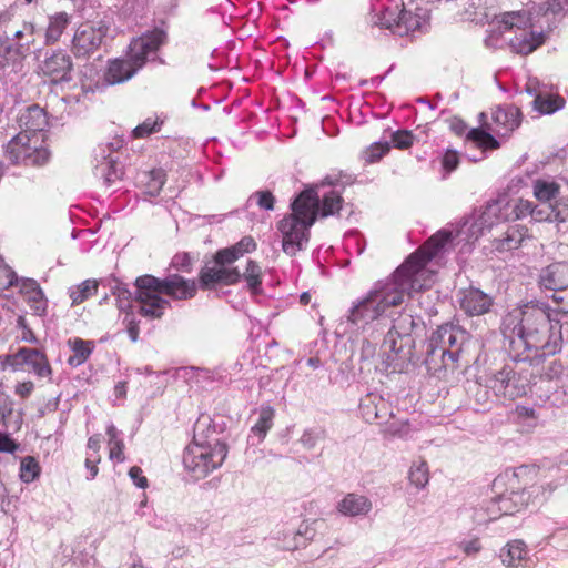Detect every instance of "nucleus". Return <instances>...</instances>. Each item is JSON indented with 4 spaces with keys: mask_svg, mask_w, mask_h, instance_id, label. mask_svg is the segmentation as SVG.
<instances>
[{
    "mask_svg": "<svg viewBox=\"0 0 568 568\" xmlns=\"http://www.w3.org/2000/svg\"><path fill=\"white\" fill-rule=\"evenodd\" d=\"M450 240V233L438 232L432 236L425 246L415 253L396 268L385 280L375 283L373 288L349 310L348 321L358 327L382 317L392 306H398L404 302L405 293L419 291L424 287L427 263Z\"/></svg>",
    "mask_w": 568,
    "mask_h": 568,
    "instance_id": "f257e3e1",
    "label": "nucleus"
},
{
    "mask_svg": "<svg viewBox=\"0 0 568 568\" xmlns=\"http://www.w3.org/2000/svg\"><path fill=\"white\" fill-rule=\"evenodd\" d=\"M322 197L321 207L318 193L314 189L303 191L291 204L292 213L278 222V230L283 234L282 246L286 254L295 255L302 250L303 243L308 241L310 227L318 215L327 217L341 210V191L332 190Z\"/></svg>",
    "mask_w": 568,
    "mask_h": 568,
    "instance_id": "f03ea898",
    "label": "nucleus"
},
{
    "mask_svg": "<svg viewBox=\"0 0 568 568\" xmlns=\"http://www.w3.org/2000/svg\"><path fill=\"white\" fill-rule=\"evenodd\" d=\"M517 329V341H511V352L524 347L525 351H534V357L524 353L514 354L516 362L542 361L547 355L558 352V334L555 332L558 322L552 324L550 314L546 307L538 305H526L521 312Z\"/></svg>",
    "mask_w": 568,
    "mask_h": 568,
    "instance_id": "7ed1b4c3",
    "label": "nucleus"
},
{
    "mask_svg": "<svg viewBox=\"0 0 568 568\" xmlns=\"http://www.w3.org/2000/svg\"><path fill=\"white\" fill-rule=\"evenodd\" d=\"M227 453L229 447L224 442L220 439L199 442L197 435H195L194 442L184 449L183 465L185 470L199 480L220 468Z\"/></svg>",
    "mask_w": 568,
    "mask_h": 568,
    "instance_id": "20e7f679",
    "label": "nucleus"
},
{
    "mask_svg": "<svg viewBox=\"0 0 568 568\" xmlns=\"http://www.w3.org/2000/svg\"><path fill=\"white\" fill-rule=\"evenodd\" d=\"M527 474V467L521 466L511 473L506 471L504 475L494 480V487L500 488L506 486V490L497 498L498 509L505 515H513L529 504V498L535 491L541 490L542 500H547L557 486L548 484L546 487H535L532 491H526L519 485V478Z\"/></svg>",
    "mask_w": 568,
    "mask_h": 568,
    "instance_id": "39448f33",
    "label": "nucleus"
},
{
    "mask_svg": "<svg viewBox=\"0 0 568 568\" xmlns=\"http://www.w3.org/2000/svg\"><path fill=\"white\" fill-rule=\"evenodd\" d=\"M415 341L408 329L404 326L394 324L387 332L382 343V364L385 371L400 373L409 364H415L414 356Z\"/></svg>",
    "mask_w": 568,
    "mask_h": 568,
    "instance_id": "423d86ee",
    "label": "nucleus"
},
{
    "mask_svg": "<svg viewBox=\"0 0 568 568\" xmlns=\"http://www.w3.org/2000/svg\"><path fill=\"white\" fill-rule=\"evenodd\" d=\"M41 30L32 22L23 21L0 36V64L6 65L23 60L38 48Z\"/></svg>",
    "mask_w": 568,
    "mask_h": 568,
    "instance_id": "0eeeda50",
    "label": "nucleus"
},
{
    "mask_svg": "<svg viewBox=\"0 0 568 568\" xmlns=\"http://www.w3.org/2000/svg\"><path fill=\"white\" fill-rule=\"evenodd\" d=\"M427 22L428 12L426 9L419 7L410 9L405 6L402 9L398 6L386 8L376 14V19L373 21L374 24L388 29L392 33L399 37L423 30Z\"/></svg>",
    "mask_w": 568,
    "mask_h": 568,
    "instance_id": "6e6552de",
    "label": "nucleus"
},
{
    "mask_svg": "<svg viewBox=\"0 0 568 568\" xmlns=\"http://www.w3.org/2000/svg\"><path fill=\"white\" fill-rule=\"evenodd\" d=\"M134 285V298L139 303V314L148 318H161L171 304L162 297L164 293L160 278L145 274L139 276Z\"/></svg>",
    "mask_w": 568,
    "mask_h": 568,
    "instance_id": "1a4fd4ad",
    "label": "nucleus"
},
{
    "mask_svg": "<svg viewBox=\"0 0 568 568\" xmlns=\"http://www.w3.org/2000/svg\"><path fill=\"white\" fill-rule=\"evenodd\" d=\"M500 22L504 30L516 28L523 31L520 36L510 39V47L517 53L529 54L544 43L542 32L526 31V28L532 26L531 13L527 10L505 12L501 14Z\"/></svg>",
    "mask_w": 568,
    "mask_h": 568,
    "instance_id": "9d476101",
    "label": "nucleus"
},
{
    "mask_svg": "<svg viewBox=\"0 0 568 568\" xmlns=\"http://www.w3.org/2000/svg\"><path fill=\"white\" fill-rule=\"evenodd\" d=\"M217 251L212 261L205 263L199 273L202 290H215L219 286L235 285L242 278L239 267Z\"/></svg>",
    "mask_w": 568,
    "mask_h": 568,
    "instance_id": "9b49d317",
    "label": "nucleus"
},
{
    "mask_svg": "<svg viewBox=\"0 0 568 568\" xmlns=\"http://www.w3.org/2000/svg\"><path fill=\"white\" fill-rule=\"evenodd\" d=\"M166 42V32L155 28L142 36L132 39L129 44L125 59L132 68L139 72L148 62L152 54Z\"/></svg>",
    "mask_w": 568,
    "mask_h": 568,
    "instance_id": "f8f14e48",
    "label": "nucleus"
},
{
    "mask_svg": "<svg viewBox=\"0 0 568 568\" xmlns=\"http://www.w3.org/2000/svg\"><path fill=\"white\" fill-rule=\"evenodd\" d=\"M106 32L108 28L105 26L81 24L72 39L71 50L73 54L77 58L90 57L101 47Z\"/></svg>",
    "mask_w": 568,
    "mask_h": 568,
    "instance_id": "ddd939ff",
    "label": "nucleus"
},
{
    "mask_svg": "<svg viewBox=\"0 0 568 568\" xmlns=\"http://www.w3.org/2000/svg\"><path fill=\"white\" fill-rule=\"evenodd\" d=\"M42 74L48 77L52 82H69L72 80L71 72L73 64L69 54L64 51H54L39 65Z\"/></svg>",
    "mask_w": 568,
    "mask_h": 568,
    "instance_id": "4468645a",
    "label": "nucleus"
},
{
    "mask_svg": "<svg viewBox=\"0 0 568 568\" xmlns=\"http://www.w3.org/2000/svg\"><path fill=\"white\" fill-rule=\"evenodd\" d=\"M485 382L496 397L514 399L519 395L516 374L509 365H505L501 369L487 375Z\"/></svg>",
    "mask_w": 568,
    "mask_h": 568,
    "instance_id": "2eb2a0df",
    "label": "nucleus"
},
{
    "mask_svg": "<svg viewBox=\"0 0 568 568\" xmlns=\"http://www.w3.org/2000/svg\"><path fill=\"white\" fill-rule=\"evenodd\" d=\"M501 202L500 201H491L487 203L480 220L483 224H489L491 225L493 222L490 221L491 217H496L497 220L504 219H525L527 216H531V213L534 212V203L528 200L519 199L516 201V203L511 207V214L501 213Z\"/></svg>",
    "mask_w": 568,
    "mask_h": 568,
    "instance_id": "dca6fc26",
    "label": "nucleus"
},
{
    "mask_svg": "<svg viewBox=\"0 0 568 568\" xmlns=\"http://www.w3.org/2000/svg\"><path fill=\"white\" fill-rule=\"evenodd\" d=\"M459 304L467 315L480 316L490 311L494 300L481 290L469 287L460 292Z\"/></svg>",
    "mask_w": 568,
    "mask_h": 568,
    "instance_id": "f3484780",
    "label": "nucleus"
},
{
    "mask_svg": "<svg viewBox=\"0 0 568 568\" xmlns=\"http://www.w3.org/2000/svg\"><path fill=\"white\" fill-rule=\"evenodd\" d=\"M542 291L556 292L568 286V263L558 262L544 267L538 276Z\"/></svg>",
    "mask_w": 568,
    "mask_h": 568,
    "instance_id": "a211bd4d",
    "label": "nucleus"
},
{
    "mask_svg": "<svg viewBox=\"0 0 568 568\" xmlns=\"http://www.w3.org/2000/svg\"><path fill=\"white\" fill-rule=\"evenodd\" d=\"M162 292L173 300L183 301L195 296L196 284L194 280H186L179 274H170L160 278Z\"/></svg>",
    "mask_w": 568,
    "mask_h": 568,
    "instance_id": "6ab92c4d",
    "label": "nucleus"
},
{
    "mask_svg": "<svg viewBox=\"0 0 568 568\" xmlns=\"http://www.w3.org/2000/svg\"><path fill=\"white\" fill-rule=\"evenodd\" d=\"M95 160L98 161V164L94 166V175L102 178L106 185H111L112 183L121 180L123 175V168L113 156L105 154L103 145H99L95 149Z\"/></svg>",
    "mask_w": 568,
    "mask_h": 568,
    "instance_id": "aec40b11",
    "label": "nucleus"
},
{
    "mask_svg": "<svg viewBox=\"0 0 568 568\" xmlns=\"http://www.w3.org/2000/svg\"><path fill=\"white\" fill-rule=\"evenodd\" d=\"M18 124L21 129L20 132H26L27 134L32 133L34 136L38 132L44 131L48 126L47 113L37 104L29 105L20 112Z\"/></svg>",
    "mask_w": 568,
    "mask_h": 568,
    "instance_id": "412c9836",
    "label": "nucleus"
},
{
    "mask_svg": "<svg viewBox=\"0 0 568 568\" xmlns=\"http://www.w3.org/2000/svg\"><path fill=\"white\" fill-rule=\"evenodd\" d=\"M528 230L523 225H508L507 229L491 242L493 248L499 253L518 248L526 239Z\"/></svg>",
    "mask_w": 568,
    "mask_h": 568,
    "instance_id": "4be33fe9",
    "label": "nucleus"
},
{
    "mask_svg": "<svg viewBox=\"0 0 568 568\" xmlns=\"http://www.w3.org/2000/svg\"><path fill=\"white\" fill-rule=\"evenodd\" d=\"M491 118L496 126L491 128L490 130L495 131L496 133H500L501 130H504L505 133H507L514 131L520 125L521 112L519 108L513 104L498 106L493 112Z\"/></svg>",
    "mask_w": 568,
    "mask_h": 568,
    "instance_id": "5701e85b",
    "label": "nucleus"
},
{
    "mask_svg": "<svg viewBox=\"0 0 568 568\" xmlns=\"http://www.w3.org/2000/svg\"><path fill=\"white\" fill-rule=\"evenodd\" d=\"M372 501L363 495L346 494L336 506L339 514L348 517L366 516L372 510Z\"/></svg>",
    "mask_w": 568,
    "mask_h": 568,
    "instance_id": "b1692460",
    "label": "nucleus"
},
{
    "mask_svg": "<svg viewBox=\"0 0 568 568\" xmlns=\"http://www.w3.org/2000/svg\"><path fill=\"white\" fill-rule=\"evenodd\" d=\"M424 346L425 356L423 359V364L427 368L428 373L436 374L442 369L455 368L457 363L448 358V353L446 348L440 349L427 341Z\"/></svg>",
    "mask_w": 568,
    "mask_h": 568,
    "instance_id": "393cba45",
    "label": "nucleus"
},
{
    "mask_svg": "<svg viewBox=\"0 0 568 568\" xmlns=\"http://www.w3.org/2000/svg\"><path fill=\"white\" fill-rule=\"evenodd\" d=\"M136 73L125 58H118L109 61L103 80L109 85H115L129 81Z\"/></svg>",
    "mask_w": 568,
    "mask_h": 568,
    "instance_id": "a878e982",
    "label": "nucleus"
},
{
    "mask_svg": "<svg viewBox=\"0 0 568 568\" xmlns=\"http://www.w3.org/2000/svg\"><path fill=\"white\" fill-rule=\"evenodd\" d=\"M20 357L39 377H49L52 373L45 355L37 348L22 347L18 351Z\"/></svg>",
    "mask_w": 568,
    "mask_h": 568,
    "instance_id": "bb28decb",
    "label": "nucleus"
},
{
    "mask_svg": "<svg viewBox=\"0 0 568 568\" xmlns=\"http://www.w3.org/2000/svg\"><path fill=\"white\" fill-rule=\"evenodd\" d=\"M23 154L21 155V163L24 165H43L49 161L50 152L39 143L38 135L30 136L29 141L24 143Z\"/></svg>",
    "mask_w": 568,
    "mask_h": 568,
    "instance_id": "cd10ccee",
    "label": "nucleus"
},
{
    "mask_svg": "<svg viewBox=\"0 0 568 568\" xmlns=\"http://www.w3.org/2000/svg\"><path fill=\"white\" fill-rule=\"evenodd\" d=\"M447 331L448 344L446 349L448 353V358L457 363L463 351V344L466 339V332L453 324H447Z\"/></svg>",
    "mask_w": 568,
    "mask_h": 568,
    "instance_id": "c85d7f7f",
    "label": "nucleus"
},
{
    "mask_svg": "<svg viewBox=\"0 0 568 568\" xmlns=\"http://www.w3.org/2000/svg\"><path fill=\"white\" fill-rule=\"evenodd\" d=\"M526 555V545L521 540H513L500 550L499 557L505 566L515 567Z\"/></svg>",
    "mask_w": 568,
    "mask_h": 568,
    "instance_id": "c756f323",
    "label": "nucleus"
},
{
    "mask_svg": "<svg viewBox=\"0 0 568 568\" xmlns=\"http://www.w3.org/2000/svg\"><path fill=\"white\" fill-rule=\"evenodd\" d=\"M274 416L275 410L273 407L268 405L261 406L258 419L251 428V433L258 438V443L263 442L267 432L273 427Z\"/></svg>",
    "mask_w": 568,
    "mask_h": 568,
    "instance_id": "7c9ffc66",
    "label": "nucleus"
},
{
    "mask_svg": "<svg viewBox=\"0 0 568 568\" xmlns=\"http://www.w3.org/2000/svg\"><path fill=\"white\" fill-rule=\"evenodd\" d=\"M69 24V17L65 12L57 13L49 19L45 30V44L57 42Z\"/></svg>",
    "mask_w": 568,
    "mask_h": 568,
    "instance_id": "2f4dec72",
    "label": "nucleus"
},
{
    "mask_svg": "<svg viewBox=\"0 0 568 568\" xmlns=\"http://www.w3.org/2000/svg\"><path fill=\"white\" fill-rule=\"evenodd\" d=\"M256 248V243L252 236H244L232 246L219 250L232 263H235L244 254L253 252Z\"/></svg>",
    "mask_w": 568,
    "mask_h": 568,
    "instance_id": "473e14b6",
    "label": "nucleus"
},
{
    "mask_svg": "<svg viewBox=\"0 0 568 568\" xmlns=\"http://www.w3.org/2000/svg\"><path fill=\"white\" fill-rule=\"evenodd\" d=\"M564 99L558 95H550L547 93H539L534 99V108L541 114H550L564 106Z\"/></svg>",
    "mask_w": 568,
    "mask_h": 568,
    "instance_id": "72a5a7b5",
    "label": "nucleus"
},
{
    "mask_svg": "<svg viewBox=\"0 0 568 568\" xmlns=\"http://www.w3.org/2000/svg\"><path fill=\"white\" fill-rule=\"evenodd\" d=\"M29 141V134L19 132L13 136L4 146V154L12 164L21 163V155L23 154L24 143Z\"/></svg>",
    "mask_w": 568,
    "mask_h": 568,
    "instance_id": "f704fd0d",
    "label": "nucleus"
},
{
    "mask_svg": "<svg viewBox=\"0 0 568 568\" xmlns=\"http://www.w3.org/2000/svg\"><path fill=\"white\" fill-rule=\"evenodd\" d=\"M98 282L95 280H85L79 285L71 286L69 288V296L72 300V304H80L89 297L97 294Z\"/></svg>",
    "mask_w": 568,
    "mask_h": 568,
    "instance_id": "c9c22d12",
    "label": "nucleus"
},
{
    "mask_svg": "<svg viewBox=\"0 0 568 568\" xmlns=\"http://www.w3.org/2000/svg\"><path fill=\"white\" fill-rule=\"evenodd\" d=\"M69 343L72 345L73 355L69 357L68 363L73 367L80 366L91 355L93 351L92 343L78 337Z\"/></svg>",
    "mask_w": 568,
    "mask_h": 568,
    "instance_id": "e433bc0d",
    "label": "nucleus"
},
{
    "mask_svg": "<svg viewBox=\"0 0 568 568\" xmlns=\"http://www.w3.org/2000/svg\"><path fill=\"white\" fill-rule=\"evenodd\" d=\"M242 277L247 283V287L255 294L260 292V286L262 284V271L260 265L253 261L248 260L246 264L245 272L242 274Z\"/></svg>",
    "mask_w": 568,
    "mask_h": 568,
    "instance_id": "4c0bfd02",
    "label": "nucleus"
},
{
    "mask_svg": "<svg viewBox=\"0 0 568 568\" xmlns=\"http://www.w3.org/2000/svg\"><path fill=\"white\" fill-rule=\"evenodd\" d=\"M389 149L390 144L387 141L374 142L361 153V156L365 163L371 164L379 161Z\"/></svg>",
    "mask_w": 568,
    "mask_h": 568,
    "instance_id": "58836bf2",
    "label": "nucleus"
},
{
    "mask_svg": "<svg viewBox=\"0 0 568 568\" xmlns=\"http://www.w3.org/2000/svg\"><path fill=\"white\" fill-rule=\"evenodd\" d=\"M428 272H429V276H426L425 277V281L424 282V287L423 290L427 286V282L430 281L433 274L432 272L426 268ZM422 291V288L419 291H412L410 294L407 293L413 300L415 298L414 297V293L418 294V297H417V303H418V306L420 310H423L427 315L432 316L434 314L437 313L436 311V307H435V304H434V298L430 294L428 293H420L419 292Z\"/></svg>",
    "mask_w": 568,
    "mask_h": 568,
    "instance_id": "ea45409f",
    "label": "nucleus"
},
{
    "mask_svg": "<svg viewBox=\"0 0 568 568\" xmlns=\"http://www.w3.org/2000/svg\"><path fill=\"white\" fill-rule=\"evenodd\" d=\"M559 187L556 183L546 181H536L534 186L535 196L542 203H548L558 194Z\"/></svg>",
    "mask_w": 568,
    "mask_h": 568,
    "instance_id": "a19ab883",
    "label": "nucleus"
},
{
    "mask_svg": "<svg viewBox=\"0 0 568 568\" xmlns=\"http://www.w3.org/2000/svg\"><path fill=\"white\" fill-rule=\"evenodd\" d=\"M467 138L485 149L495 150L499 148V142L490 133L479 128L469 130Z\"/></svg>",
    "mask_w": 568,
    "mask_h": 568,
    "instance_id": "79ce46f5",
    "label": "nucleus"
},
{
    "mask_svg": "<svg viewBox=\"0 0 568 568\" xmlns=\"http://www.w3.org/2000/svg\"><path fill=\"white\" fill-rule=\"evenodd\" d=\"M40 473V466L34 457L26 456L21 459L20 477L24 483L33 481Z\"/></svg>",
    "mask_w": 568,
    "mask_h": 568,
    "instance_id": "37998d69",
    "label": "nucleus"
},
{
    "mask_svg": "<svg viewBox=\"0 0 568 568\" xmlns=\"http://www.w3.org/2000/svg\"><path fill=\"white\" fill-rule=\"evenodd\" d=\"M165 183V172L162 169H154L149 172V180L145 184V192L150 196H158Z\"/></svg>",
    "mask_w": 568,
    "mask_h": 568,
    "instance_id": "c03bdc74",
    "label": "nucleus"
},
{
    "mask_svg": "<svg viewBox=\"0 0 568 568\" xmlns=\"http://www.w3.org/2000/svg\"><path fill=\"white\" fill-rule=\"evenodd\" d=\"M489 387L487 383H476L473 387L469 388V392L473 394L474 399L477 404L476 410L486 409L489 403H491V395L489 393Z\"/></svg>",
    "mask_w": 568,
    "mask_h": 568,
    "instance_id": "a18cd8bd",
    "label": "nucleus"
},
{
    "mask_svg": "<svg viewBox=\"0 0 568 568\" xmlns=\"http://www.w3.org/2000/svg\"><path fill=\"white\" fill-rule=\"evenodd\" d=\"M293 544H287L285 548L287 550H295L300 547H304L308 540H312L315 536V530L311 529L307 524H302L297 531L293 534Z\"/></svg>",
    "mask_w": 568,
    "mask_h": 568,
    "instance_id": "49530a36",
    "label": "nucleus"
},
{
    "mask_svg": "<svg viewBox=\"0 0 568 568\" xmlns=\"http://www.w3.org/2000/svg\"><path fill=\"white\" fill-rule=\"evenodd\" d=\"M428 479V468L426 463L422 462L410 468L409 480L417 488H424L427 485Z\"/></svg>",
    "mask_w": 568,
    "mask_h": 568,
    "instance_id": "de8ad7c7",
    "label": "nucleus"
},
{
    "mask_svg": "<svg viewBox=\"0 0 568 568\" xmlns=\"http://www.w3.org/2000/svg\"><path fill=\"white\" fill-rule=\"evenodd\" d=\"M162 123L159 119L148 118L133 130L132 134L136 139L149 136L151 133L160 131Z\"/></svg>",
    "mask_w": 568,
    "mask_h": 568,
    "instance_id": "09e8293b",
    "label": "nucleus"
},
{
    "mask_svg": "<svg viewBox=\"0 0 568 568\" xmlns=\"http://www.w3.org/2000/svg\"><path fill=\"white\" fill-rule=\"evenodd\" d=\"M26 298L37 315L41 316L45 314L48 301L41 288L36 292H30V295H28Z\"/></svg>",
    "mask_w": 568,
    "mask_h": 568,
    "instance_id": "8fccbe9b",
    "label": "nucleus"
},
{
    "mask_svg": "<svg viewBox=\"0 0 568 568\" xmlns=\"http://www.w3.org/2000/svg\"><path fill=\"white\" fill-rule=\"evenodd\" d=\"M113 294L116 296L118 307L120 311L130 313L132 308V293L122 284L114 287Z\"/></svg>",
    "mask_w": 568,
    "mask_h": 568,
    "instance_id": "3c124183",
    "label": "nucleus"
},
{
    "mask_svg": "<svg viewBox=\"0 0 568 568\" xmlns=\"http://www.w3.org/2000/svg\"><path fill=\"white\" fill-rule=\"evenodd\" d=\"M254 199H256L258 207L266 211H272L274 209L275 197L270 191H257L253 193L247 200V204H250Z\"/></svg>",
    "mask_w": 568,
    "mask_h": 568,
    "instance_id": "603ef678",
    "label": "nucleus"
},
{
    "mask_svg": "<svg viewBox=\"0 0 568 568\" xmlns=\"http://www.w3.org/2000/svg\"><path fill=\"white\" fill-rule=\"evenodd\" d=\"M550 214V222H568V201L557 202L551 204V210H548Z\"/></svg>",
    "mask_w": 568,
    "mask_h": 568,
    "instance_id": "864d4df0",
    "label": "nucleus"
},
{
    "mask_svg": "<svg viewBox=\"0 0 568 568\" xmlns=\"http://www.w3.org/2000/svg\"><path fill=\"white\" fill-rule=\"evenodd\" d=\"M414 136L412 132L399 130L392 134V143L395 148L405 150L413 144Z\"/></svg>",
    "mask_w": 568,
    "mask_h": 568,
    "instance_id": "5fc2aeb1",
    "label": "nucleus"
},
{
    "mask_svg": "<svg viewBox=\"0 0 568 568\" xmlns=\"http://www.w3.org/2000/svg\"><path fill=\"white\" fill-rule=\"evenodd\" d=\"M17 282L16 273L8 265L0 262V290L13 286Z\"/></svg>",
    "mask_w": 568,
    "mask_h": 568,
    "instance_id": "6e6d98bb",
    "label": "nucleus"
},
{
    "mask_svg": "<svg viewBox=\"0 0 568 568\" xmlns=\"http://www.w3.org/2000/svg\"><path fill=\"white\" fill-rule=\"evenodd\" d=\"M447 324L439 326L436 331H434L427 342L437 346L440 349L447 348Z\"/></svg>",
    "mask_w": 568,
    "mask_h": 568,
    "instance_id": "4d7b16f0",
    "label": "nucleus"
},
{
    "mask_svg": "<svg viewBox=\"0 0 568 568\" xmlns=\"http://www.w3.org/2000/svg\"><path fill=\"white\" fill-rule=\"evenodd\" d=\"M353 181H354V178L352 175L342 174V173L329 174V175L325 176L324 180L321 182V186H324V185H329V186L342 185V187H344V185H346V184H352Z\"/></svg>",
    "mask_w": 568,
    "mask_h": 568,
    "instance_id": "13d9d810",
    "label": "nucleus"
},
{
    "mask_svg": "<svg viewBox=\"0 0 568 568\" xmlns=\"http://www.w3.org/2000/svg\"><path fill=\"white\" fill-rule=\"evenodd\" d=\"M458 548L462 549L466 556H475L481 550L483 546L479 538H471L459 541Z\"/></svg>",
    "mask_w": 568,
    "mask_h": 568,
    "instance_id": "bf43d9fd",
    "label": "nucleus"
},
{
    "mask_svg": "<svg viewBox=\"0 0 568 568\" xmlns=\"http://www.w3.org/2000/svg\"><path fill=\"white\" fill-rule=\"evenodd\" d=\"M551 298L557 304L559 312L568 314V286L554 292Z\"/></svg>",
    "mask_w": 568,
    "mask_h": 568,
    "instance_id": "052dcab7",
    "label": "nucleus"
},
{
    "mask_svg": "<svg viewBox=\"0 0 568 568\" xmlns=\"http://www.w3.org/2000/svg\"><path fill=\"white\" fill-rule=\"evenodd\" d=\"M548 210H551L550 203H541L539 205L534 204V212L531 213V219L537 222L550 221V214Z\"/></svg>",
    "mask_w": 568,
    "mask_h": 568,
    "instance_id": "680f3d73",
    "label": "nucleus"
},
{
    "mask_svg": "<svg viewBox=\"0 0 568 568\" xmlns=\"http://www.w3.org/2000/svg\"><path fill=\"white\" fill-rule=\"evenodd\" d=\"M13 403L8 394L4 393L2 383H0V416L7 417L13 410Z\"/></svg>",
    "mask_w": 568,
    "mask_h": 568,
    "instance_id": "e2e57ef3",
    "label": "nucleus"
},
{
    "mask_svg": "<svg viewBox=\"0 0 568 568\" xmlns=\"http://www.w3.org/2000/svg\"><path fill=\"white\" fill-rule=\"evenodd\" d=\"M124 323L126 324L128 334L132 342H136L139 338V322L134 320L131 313H126L124 317Z\"/></svg>",
    "mask_w": 568,
    "mask_h": 568,
    "instance_id": "0e129e2a",
    "label": "nucleus"
},
{
    "mask_svg": "<svg viewBox=\"0 0 568 568\" xmlns=\"http://www.w3.org/2000/svg\"><path fill=\"white\" fill-rule=\"evenodd\" d=\"M192 261L189 254H176L172 260V266L180 271H190Z\"/></svg>",
    "mask_w": 568,
    "mask_h": 568,
    "instance_id": "69168bd1",
    "label": "nucleus"
},
{
    "mask_svg": "<svg viewBox=\"0 0 568 568\" xmlns=\"http://www.w3.org/2000/svg\"><path fill=\"white\" fill-rule=\"evenodd\" d=\"M376 353V345L371 343L369 341H363L359 349V361L368 362L371 361Z\"/></svg>",
    "mask_w": 568,
    "mask_h": 568,
    "instance_id": "338daca9",
    "label": "nucleus"
},
{
    "mask_svg": "<svg viewBox=\"0 0 568 568\" xmlns=\"http://www.w3.org/2000/svg\"><path fill=\"white\" fill-rule=\"evenodd\" d=\"M19 445L6 433L0 432V452L14 453Z\"/></svg>",
    "mask_w": 568,
    "mask_h": 568,
    "instance_id": "774afa93",
    "label": "nucleus"
}]
</instances>
